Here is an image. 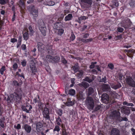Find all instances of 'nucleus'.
<instances>
[{
    "label": "nucleus",
    "mask_w": 135,
    "mask_h": 135,
    "mask_svg": "<svg viewBox=\"0 0 135 135\" xmlns=\"http://www.w3.org/2000/svg\"><path fill=\"white\" fill-rule=\"evenodd\" d=\"M22 91L20 89H18L13 94H11L9 96L8 95L7 98L5 97L4 99L6 100L9 103L12 102L14 101L18 102L20 101L22 98Z\"/></svg>",
    "instance_id": "1"
},
{
    "label": "nucleus",
    "mask_w": 135,
    "mask_h": 135,
    "mask_svg": "<svg viewBox=\"0 0 135 135\" xmlns=\"http://www.w3.org/2000/svg\"><path fill=\"white\" fill-rule=\"evenodd\" d=\"M118 94L115 92L113 93L112 95L114 97L109 98L108 95L106 94H102L101 96V99L103 103L106 104L109 103L110 104H112L116 103L115 99Z\"/></svg>",
    "instance_id": "2"
},
{
    "label": "nucleus",
    "mask_w": 135,
    "mask_h": 135,
    "mask_svg": "<svg viewBox=\"0 0 135 135\" xmlns=\"http://www.w3.org/2000/svg\"><path fill=\"white\" fill-rule=\"evenodd\" d=\"M27 9L30 13L33 16V19L36 20L38 15V9L36 8L33 5L28 6Z\"/></svg>",
    "instance_id": "3"
},
{
    "label": "nucleus",
    "mask_w": 135,
    "mask_h": 135,
    "mask_svg": "<svg viewBox=\"0 0 135 135\" xmlns=\"http://www.w3.org/2000/svg\"><path fill=\"white\" fill-rule=\"evenodd\" d=\"M85 102L89 109H93L94 107V102L93 98L90 97H88L86 99Z\"/></svg>",
    "instance_id": "4"
},
{
    "label": "nucleus",
    "mask_w": 135,
    "mask_h": 135,
    "mask_svg": "<svg viewBox=\"0 0 135 135\" xmlns=\"http://www.w3.org/2000/svg\"><path fill=\"white\" fill-rule=\"evenodd\" d=\"M45 59L46 60L53 63L58 62L60 59V57L58 56L53 57L50 55L46 56Z\"/></svg>",
    "instance_id": "5"
},
{
    "label": "nucleus",
    "mask_w": 135,
    "mask_h": 135,
    "mask_svg": "<svg viewBox=\"0 0 135 135\" xmlns=\"http://www.w3.org/2000/svg\"><path fill=\"white\" fill-rule=\"evenodd\" d=\"M81 6L84 8H88L92 4V0H81Z\"/></svg>",
    "instance_id": "6"
},
{
    "label": "nucleus",
    "mask_w": 135,
    "mask_h": 135,
    "mask_svg": "<svg viewBox=\"0 0 135 135\" xmlns=\"http://www.w3.org/2000/svg\"><path fill=\"white\" fill-rule=\"evenodd\" d=\"M39 28L42 34L44 36L46 35V28L43 22H41L38 24Z\"/></svg>",
    "instance_id": "7"
},
{
    "label": "nucleus",
    "mask_w": 135,
    "mask_h": 135,
    "mask_svg": "<svg viewBox=\"0 0 135 135\" xmlns=\"http://www.w3.org/2000/svg\"><path fill=\"white\" fill-rule=\"evenodd\" d=\"M111 116L117 122L120 116V113L118 110H114L112 113Z\"/></svg>",
    "instance_id": "8"
},
{
    "label": "nucleus",
    "mask_w": 135,
    "mask_h": 135,
    "mask_svg": "<svg viewBox=\"0 0 135 135\" xmlns=\"http://www.w3.org/2000/svg\"><path fill=\"white\" fill-rule=\"evenodd\" d=\"M30 68L32 73L35 74L37 72V69L36 66V64L33 61H31L30 64Z\"/></svg>",
    "instance_id": "9"
},
{
    "label": "nucleus",
    "mask_w": 135,
    "mask_h": 135,
    "mask_svg": "<svg viewBox=\"0 0 135 135\" xmlns=\"http://www.w3.org/2000/svg\"><path fill=\"white\" fill-rule=\"evenodd\" d=\"M56 118V123L58 126H60L62 128H65V125L62 123V121L60 117L58 116Z\"/></svg>",
    "instance_id": "10"
},
{
    "label": "nucleus",
    "mask_w": 135,
    "mask_h": 135,
    "mask_svg": "<svg viewBox=\"0 0 135 135\" xmlns=\"http://www.w3.org/2000/svg\"><path fill=\"white\" fill-rule=\"evenodd\" d=\"M43 114L44 117L45 118L47 119H50L49 111L47 108L46 107L44 108L43 111Z\"/></svg>",
    "instance_id": "11"
},
{
    "label": "nucleus",
    "mask_w": 135,
    "mask_h": 135,
    "mask_svg": "<svg viewBox=\"0 0 135 135\" xmlns=\"http://www.w3.org/2000/svg\"><path fill=\"white\" fill-rule=\"evenodd\" d=\"M126 82L127 84L132 87H135V82L131 77H129L126 79Z\"/></svg>",
    "instance_id": "12"
},
{
    "label": "nucleus",
    "mask_w": 135,
    "mask_h": 135,
    "mask_svg": "<svg viewBox=\"0 0 135 135\" xmlns=\"http://www.w3.org/2000/svg\"><path fill=\"white\" fill-rule=\"evenodd\" d=\"M32 108V106L29 105H26V106H22L21 107L22 110L27 113H30V111Z\"/></svg>",
    "instance_id": "13"
},
{
    "label": "nucleus",
    "mask_w": 135,
    "mask_h": 135,
    "mask_svg": "<svg viewBox=\"0 0 135 135\" xmlns=\"http://www.w3.org/2000/svg\"><path fill=\"white\" fill-rule=\"evenodd\" d=\"M22 128L25 130L27 133H30L31 130V126L27 124H26L22 126Z\"/></svg>",
    "instance_id": "14"
},
{
    "label": "nucleus",
    "mask_w": 135,
    "mask_h": 135,
    "mask_svg": "<svg viewBox=\"0 0 135 135\" xmlns=\"http://www.w3.org/2000/svg\"><path fill=\"white\" fill-rule=\"evenodd\" d=\"M101 89L103 91H108L110 89V87L109 84H103L101 86Z\"/></svg>",
    "instance_id": "15"
},
{
    "label": "nucleus",
    "mask_w": 135,
    "mask_h": 135,
    "mask_svg": "<svg viewBox=\"0 0 135 135\" xmlns=\"http://www.w3.org/2000/svg\"><path fill=\"white\" fill-rule=\"evenodd\" d=\"M36 130L38 132L42 131L43 129V126L41 122H37L36 125Z\"/></svg>",
    "instance_id": "16"
},
{
    "label": "nucleus",
    "mask_w": 135,
    "mask_h": 135,
    "mask_svg": "<svg viewBox=\"0 0 135 135\" xmlns=\"http://www.w3.org/2000/svg\"><path fill=\"white\" fill-rule=\"evenodd\" d=\"M95 78V76L92 75L89 77L86 76L84 79V80L86 81L89 83H90L93 81Z\"/></svg>",
    "instance_id": "17"
},
{
    "label": "nucleus",
    "mask_w": 135,
    "mask_h": 135,
    "mask_svg": "<svg viewBox=\"0 0 135 135\" xmlns=\"http://www.w3.org/2000/svg\"><path fill=\"white\" fill-rule=\"evenodd\" d=\"M120 131L117 128H113L111 131L110 135H120Z\"/></svg>",
    "instance_id": "18"
},
{
    "label": "nucleus",
    "mask_w": 135,
    "mask_h": 135,
    "mask_svg": "<svg viewBox=\"0 0 135 135\" xmlns=\"http://www.w3.org/2000/svg\"><path fill=\"white\" fill-rule=\"evenodd\" d=\"M63 23L61 22H56L54 24V28L56 30L63 27Z\"/></svg>",
    "instance_id": "19"
},
{
    "label": "nucleus",
    "mask_w": 135,
    "mask_h": 135,
    "mask_svg": "<svg viewBox=\"0 0 135 135\" xmlns=\"http://www.w3.org/2000/svg\"><path fill=\"white\" fill-rule=\"evenodd\" d=\"M71 99L70 98H68L67 99V101L65 103V104L68 106H73L74 104V102L71 100Z\"/></svg>",
    "instance_id": "20"
},
{
    "label": "nucleus",
    "mask_w": 135,
    "mask_h": 135,
    "mask_svg": "<svg viewBox=\"0 0 135 135\" xmlns=\"http://www.w3.org/2000/svg\"><path fill=\"white\" fill-rule=\"evenodd\" d=\"M64 32V30L63 28H60L57 29L55 31V33L57 35L59 36H61Z\"/></svg>",
    "instance_id": "21"
},
{
    "label": "nucleus",
    "mask_w": 135,
    "mask_h": 135,
    "mask_svg": "<svg viewBox=\"0 0 135 135\" xmlns=\"http://www.w3.org/2000/svg\"><path fill=\"white\" fill-rule=\"evenodd\" d=\"M65 92L66 94L68 95L69 94L71 96H74L75 94V91L74 89H70L68 92L67 90H65Z\"/></svg>",
    "instance_id": "22"
},
{
    "label": "nucleus",
    "mask_w": 135,
    "mask_h": 135,
    "mask_svg": "<svg viewBox=\"0 0 135 135\" xmlns=\"http://www.w3.org/2000/svg\"><path fill=\"white\" fill-rule=\"evenodd\" d=\"M121 86V85L120 83H118L116 84H112L111 85V87L112 88L114 89H116L120 88Z\"/></svg>",
    "instance_id": "23"
},
{
    "label": "nucleus",
    "mask_w": 135,
    "mask_h": 135,
    "mask_svg": "<svg viewBox=\"0 0 135 135\" xmlns=\"http://www.w3.org/2000/svg\"><path fill=\"white\" fill-rule=\"evenodd\" d=\"M73 18V15L71 13H69L65 17L64 20L65 21H68L72 20Z\"/></svg>",
    "instance_id": "24"
},
{
    "label": "nucleus",
    "mask_w": 135,
    "mask_h": 135,
    "mask_svg": "<svg viewBox=\"0 0 135 135\" xmlns=\"http://www.w3.org/2000/svg\"><path fill=\"white\" fill-rule=\"evenodd\" d=\"M47 51L49 54L53 55L54 54V50L52 48V47L51 46H50L49 47H47Z\"/></svg>",
    "instance_id": "25"
},
{
    "label": "nucleus",
    "mask_w": 135,
    "mask_h": 135,
    "mask_svg": "<svg viewBox=\"0 0 135 135\" xmlns=\"http://www.w3.org/2000/svg\"><path fill=\"white\" fill-rule=\"evenodd\" d=\"M122 112L126 115H128L130 113V110L128 107L124 108L122 109Z\"/></svg>",
    "instance_id": "26"
},
{
    "label": "nucleus",
    "mask_w": 135,
    "mask_h": 135,
    "mask_svg": "<svg viewBox=\"0 0 135 135\" xmlns=\"http://www.w3.org/2000/svg\"><path fill=\"white\" fill-rule=\"evenodd\" d=\"M71 68L75 73L77 72L79 70V66L78 64H75L74 66L72 67Z\"/></svg>",
    "instance_id": "27"
},
{
    "label": "nucleus",
    "mask_w": 135,
    "mask_h": 135,
    "mask_svg": "<svg viewBox=\"0 0 135 135\" xmlns=\"http://www.w3.org/2000/svg\"><path fill=\"white\" fill-rule=\"evenodd\" d=\"M94 91L93 88L91 87H89L87 91V94L88 96L91 95L94 92Z\"/></svg>",
    "instance_id": "28"
},
{
    "label": "nucleus",
    "mask_w": 135,
    "mask_h": 135,
    "mask_svg": "<svg viewBox=\"0 0 135 135\" xmlns=\"http://www.w3.org/2000/svg\"><path fill=\"white\" fill-rule=\"evenodd\" d=\"M77 99L79 100H83L84 99L83 92H80L77 95Z\"/></svg>",
    "instance_id": "29"
},
{
    "label": "nucleus",
    "mask_w": 135,
    "mask_h": 135,
    "mask_svg": "<svg viewBox=\"0 0 135 135\" xmlns=\"http://www.w3.org/2000/svg\"><path fill=\"white\" fill-rule=\"evenodd\" d=\"M87 18V17L85 16H81L78 18V19L77 20V22L80 24L83 21L85 20Z\"/></svg>",
    "instance_id": "30"
},
{
    "label": "nucleus",
    "mask_w": 135,
    "mask_h": 135,
    "mask_svg": "<svg viewBox=\"0 0 135 135\" xmlns=\"http://www.w3.org/2000/svg\"><path fill=\"white\" fill-rule=\"evenodd\" d=\"M77 72L76 75V76L79 78H81L83 74V71L82 70H78Z\"/></svg>",
    "instance_id": "31"
},
{
    "label": "nucleus",
    "mask_w": 135,
    "mask_h": 135,
    "mask_svg": "<svg viewBox=\"0 0 135 135\" xmlns=\"http://www.w3.org/2000/svg\"><path fill=\"white\" fill-rule=\"evenodd\" d=\"M37 46L39 50H44L45 48L44 45L40 42H38Z\"/></svg>",
    "instance_id": "32"
},
{
    "label": "nucleus",
    "mask_w": 135,
    "mask_h": 135,
    "mask_svg": "<svg viewBox=\"0 0 135 135\" xmlns=\"http://www.w3.org/2000/svg\"><path fill=\"white\" fill-rule=\"evenodd\" d=\"M123 27L125 28H128L130 26V23L129 22H125L123 24Z\"/></svg>",
    "instance_id": "33"
},
{
    "label": "nucleus",
    "mask_w": 135,
    "mask_h": 135,
    "mask_svg": "<svg viewBox=\"0 0 135 135\" xmlns=\"http://www.w3.org/2000/svg\"><path fill=\"white\" fill-rule=\"evenodd\" d=\"M28 31H27V32H26L23 34V37L24 40L25 41L28 40Z\"/></svg>",
    "instance_id": "34"
},
{
    "label": "nucleus",
    "mask_w": 135,
    "mask_h": 135,
    "mask_svg": "<svg viewBox=\"0 0 135 135\" xmlns=\"http://www.w3.org/2000/svg\"><path fill=\"white\" fill-rule=\"evenodd\" d=\"M29 31V34L30 36H32L35 33V31L33 30L31 26H29L28 27Z\"/></svg>",
    "instance_id": "35"
},
{
    "label": "nucleus",
    "mask_w": 135,
    "mask_h": 135,
    "mask_svg": "<svg viewBox=\"0 0 135 135\" xmlns=\"http://www.w3.org/2000/svg\"><path fill=\"white\" fill-rule=\"evenodd\" d=\"M71 10L70 8H66L64 11V15L63 16H65L68 13H71Z\"/></svg>",
    "instance_id": "36"
},
{
    "label": "nucleus",
    "mask_w": 135,
    "mask_h": 135,
    "mask_svg": "<svg viewBox=\"0 0 135 135\" xmlns=\"http://www.w3.org/2000/svg\"><path fill=\"white\" fill-rule=\"evenodd\" d=\"M37 97H35L33 100V101L35 103H39L40 102V96L38 95H37Z\"/></svg>",
    "instance_id": "37"
},
{
    "label": "nucleus",
    "mask_w": 135,
    "mask_h": 135,
    "mask_svg": "<svg viewBox=\"0 0 135 135\" xmlns=\"http://www.w3.org/2000/svg\"><path fill=\"white\" fill-rule=\"evenodd\" d=\"M81 85V87L86 89L88 86L89 84L86 82L83 81Z\"/></svg>",
    "instance_id": "38"
},
{
    "label": "nucleus",
    "mask_w": 135,
    "mask_h": 135,
    "mask_svg": "<svg viewBox=\"0 0 135 135\" xmlns=\"http://www.w3.org/2000/svg\"><path fill=\"white\" fill-rule=\"evenodd\" d=\"M128 120V119L126 117H122L120 116L117 122H120L122 121H127Z\"/></svg>",
    "instance_id": "39"
},
{
    "label": "nucleus",
    "mask_w": 135,
    "mask_h": 135,
    "mask_svg": "<svg viewBox=\"0 0 135 135\" xmlns=\"http://www.w3.org/2000/svg\"><path fill=\"white\" fill-rule=\"evenodd\" d=\"M75 36L74 35V33L73 31H71V35L70 37V41H73L75 39Z\"/></svg>",
    "instance_id": "40"
},
{
    "label": "nucleus",
    "mask_w": 135,
    "mask_h": 135,
    "mask_svg": "<svg viewBox=\"0 0 135 135\" xmlns=\"http://www.w3.org/2000/svg\"><path fill=\"white\" fill-rule=\"evenodd\" d=\"M59 126H58L57 125L55 126L53 129V132L56 131L59 132L60 130V127H59Z\"/></svg>",
    "instance_id": "41"
},
{
    "label": "nucleus",
    "mask_w": 135,
    "mask_h": 135,
    "mask_svg": "<svg viewBox=\"0 0 135 135\" xmlns=\"http://www.w3.org/2000/svg\"><path fill=\"white\" fill-rule=\"evenodd\" d=\"M123 104L124 105H126L128 106H133L134 104L132 103H128L126 101L124 102L123 103Z\"/></svg>",
    "instance_id": "42"
},
{
    "label": "nucleus",
    "mask_w": 135,
    "mask_h": 135,
    "mask_svg": "<svg viewBox=\"0 0 135 135\" xmlns=\"http://www.w3.org/2000/svg\"><path fill=\"white\" fill-rule=\"evenodd\" d=\"M61 37H57L56 38H54V42H55V43H60V42H61V40H60V38Z\"/></svg>",
    "instance_id": "43"
},
{
    "label": "nucleus",
    "mask_w": 135,
    "mask_h": 135,
    "mask_svg": "<svg viewBox=\"0 0 135 135\" xmlns=\"http://www.w3.org/2000/svg\"><path fill=\"white\" fill-rule=\"evenodd\" d=\"M9 0H0V4L4 5L8 3Z\"/></svg>",
    "instance_id": "44"
},
{
    "label": "nucleus",
    "mask_w": 135,
    "mask_h": 135,
    "mask_svg": "<svg viewBox=\"0 0 135 135\" xmlns=\"http://www.w3.org/2000/svg\"><path fill=\"white\" fill-rule=\"evenodd\" d=\"M6 70L5 66H2L0 70V74L3 75L4 74V72Z\"/></svg>",
    "instance_id": "45"
},
{
    "label": "nucleus",
    "mask_w": 135,
    "mask_h": 135,
    "mask_svg": "<svg viewBox=\"0 0 135 135\" xmlns=\"http://www.w3.org/2000/svg\"><path fill=\"white\" fill-rule=\"evenodd\" d=\"M19 4L20 5V7L21 6H23V8L24 9L25 8L24 6L25 3L23 0H20Z\"/></svg>",
    "instance_id": "46"
},
{
    "label": "nucleus",
    "mask_w": 135,
    "mask_h": 135,
    "mask_svg": "<svg viewBox=\"0 0 135 135\" xmlns=\"http://www.w3.org/2000/svg\"><path fill=\"white\" fill-rule=\"evenodd\" d=\"M57 113L59 115V116H61L63 114V111L62 110L60 109H59L57 111Z\"/></svg>",
    "instance_id": "47"
},
{
    "label": "nucleus",
    "mask_w": 135,
    "mask_h": 135,
    "mask_svg": "<svg viewBox=\"0 0 135 135\" xmlns=\"http://www.w3.org/2000/svg\"><path fill=\"white\" fill-rule=\"evenodd\" d=\"M61 62L64 64H66L67 63V61L66 59L64 58L63 56H61Z\"/></svg>",
    "instance_id": "48"
},
{
    "label": "nucleus",
    "mask_w": 135,
    "mask_h": 135,
    "mask_svg": "<svg viewBox=\"0 0 135 135\" xmlns=\"http://www.w3.org/2000/svg\"><path fill=\"white\" fill-rule=\"evenodd\" d=\"M97 62H91V65L90 66L89 68L91 69H93L95 67V65L97 64Z\"/></svg>",
    "instance_id": "49"
},
{
    "label": "nucleus",
    "mask_w": 135,
    "mask_h": 135,
    "mask_svg": "<svg viewBox=\"0 0 135 135\" xmlns=\"http://www.w3.org/2000/svg\"><path fill=\"white\" fill-rule=\"evenodd\" d=\"M108 67L111 70H113L114 69V65L113 64L110 63L108 64Z\"/></svg>",
    "instance_id": "50"
},
{
    "label": "nucleus",
    "mask_w": 135,
    "mask_h": 135,
    "mask_svg": "<svg viewBox=\"0 0 135 135\" xmlns=\"http://www.w3.org/2000/svg\"><path fill=\"white\" fill-rule=\"evenodd\" d=\"M47 5L49 6H52L55 4V3L53 1H50L47 2Z\"/></svg>",
    "instance_id": "51"
},
{
    "label": "nucleus",
    "mask_w": 135,
    "mask_h": 135,
    "mask_svg": "<svg viewBox=\"0 0 135 135\" xmlns=\"http://www.w3.org/2000/svg\"><path fill=\"white\" fill-rule=\"evenodd\" d=\"M12 85L13 86H18L19 85V84L18 83L17 81L16 80L13 81Z\"/></svg>",
    "instance_id": "52"
},
{
    "label": "nucleus",
    "mask_w": 135,
    "mask_h": 135,
    "mask_svg": "<svg viewBox=\"0 0 135 135\" xmlns=\"http://www.w3.org/2000/svg\"><path fill=\"white\" fill-rule=\"evenodd\" d=\"M62 129V135H68V134L66 131L65 128Z\"/></svg>",
    "instance_id": "53"
},
{
    "label": "nucleus",
    "mask_w": 135,
    "mask_h": 135,
    "mask_svg": "<svg viewBox=\"0 0 135 135\" xmlns=\"http://www.w3.org/2000/svg\"><path fill=\"white\" fill-rule=\"evenodd\" d=\"M18 67V65L17 63H14L13 66V70H15Z\"/></svg>",
    "instance_id": "54"
},
{
    "label": "nucleus",
    "mask_w": 135,
    "mask_h": 135,
    "mask_svg": "<svg viewBox=\"0 0 135 135\" xmlns=\"http://www.w3.org/2000/svg\"><path fill=\"white\" fill-rule=\"evenodd\" d=\"M101 108V106L98 105L95 108L94 111L95 112L99 110Z\"/></svg>",
    "instance_id": "55"
},
{
    "label": "nucleus",
    "mask_w": 135,
    "mask_h": 135,
    "mask_svg": "<svg viewBox=\"0 0 135 135\" xmlns=\"http://www.w3.org/2000/svg\"><path fill=\"white\" fill-rule=\"evenodd\" d=\"M27 62L25 60H23L21 62L22 65L23 67L26 66V65Z\"/></svg>",
    "instance_id": "56"
},
{
    "label": "nucleus",
    "mask_w": 135,
    "mask_h": 135,
    "mask_svg": "<svg viewBox=\"0 0 135 135\" xmlns=\"http://www.w3.org/2000/svg\"><path fill=\"white\" fill-rule=\"evenodd\" d=\"M14 127L16 129H17L18 130H19L21 129V126L20 124H18L17 125V126L15 125L14 126Z\"/></svg>",
    "instance_id": "57"
},
{
    "label": "nucleus",
    "mask_w": 135,
    "mask_h": 135,
    "mask_svg": "<svg viewBox=\"0 0 135 135\" xmlns=\"http://www.w3.org/2000/svg\"><path fill=\"white\" fill-rule=\"evenodd\" d=\"M107 80L106 76H105L103 78L100 79V81L101 82H103L104 83H106V80Z\"/></svg>",
    "instance_id": "58"
},
{
    "label": "nucleus",
    "mask_w": 135,
    "mask_h": 135,
    "mask_svg": "<svg viewBox=\"0 0 135 135\" xmlns=\"http://www.w3.org/2000/svg\"><path fill=\"white\" fill-rule=\"evenodd\" d=\"M117 30L119 32H122L123 31L124 29L122 27H119L117 28Z\"/></svg>",
    "instance_id": "59"
},
{
    "label": "nucleus",
    "mask_w": 135,
    "mask_h": 135,
    "mask_svg": "<svg viewBox=\"0 0 135 135\" xmlns=\"http://www.w3.org/2000/svg\"><path fill=\"white\" fill-rule=\"evenodd\" d=\"M95 68L98 71L100 72L102 71L100 69V67L99 65H95Z\"/></svg>",
    "instance_id": "60"
},
{
    "label": "nucleus",
    "mask_w": 135,
    "mask_h": 135,
    "mask_svg": "<svg viewBox=\"0 0 135 135\" xmlns=\"http://www.w3.org/2000/svg\"><path fill=\"white\" fill-rule=\"evenodd\" d=\"M89 36V33H85L83 35V37L84 38H86Z\"/></svg>",
    "instance_id": "61"
},
{
    "label": "nucleus",
    "mask_w": 135,
    "mask_h": 135,
    "mask_svg": "<svg viewBox=\"0 0 135 135\" xmlns=\"http://www.w3.org/2000/svg\"><path fill=\"white\" fill-rule=\"evenodd\" d=\"M92 73L94 74L97 75L98 74V72L95 69H93L91 70Z\"/></svg>",
    "instance_id": "62"
},
{
    "label": "nucleus",
    "mask_w": 135,
    "mask_h": 135,
    "mask_svg": "<svg viewBox=\"0 0 135 135\" xmlns=\"http://www.w3.org/2000/svg\"><path fill=\"white\" fill-rule=\"evenodd\" d=\"M17 39L13 38H12L11 39V42L14 43L15 42H17Z\"/></svg>",
    "instance_id": "63"
},
{
    "label": "nucleus",
    "mask_w": 135,
    "mask_h": 135,
    "mask_svg": "<svg viewBox=\"0 0 135 135\" xmlns=\"http://www.w3.org/2000/svg\"><path fill=\"white\" fill-rule=\"evenodd\" d=\"M26 46L25 44H23L21 46L22 49L23 50H25L26 49Z\"/></svg>",
    "instance_id": "64"
}]
</instances>
